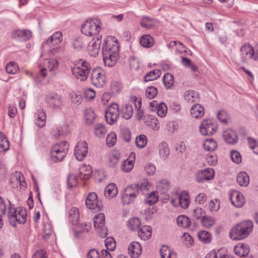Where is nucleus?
<instances>
[{
	"mask_svg": "<svg viewBox=\"0 0 258 258\" xmlns=\"http://www.w3.org/2000/svg\"><path fill=\"white\" fill-rule=\"evenodd\" d=\"M253 223L249 220L241 222L230 231V237L233 240H241L246 237L252 231Z\"/></svg>",
	"mask_w": 258,
	"mask_h": 258,
	"instance_id": "nucleus-1",
	"label": "nucleus"
},
{
	"mask_svg": "<svg viewBox=\"0 0 258 258\" xmlns=\"http://www.w3.org/2000/svg\"><path fill=\"white\" fill-rule=\"evenodd\" d=\"M8 202L7 216L11 225L15 226L17 223L19 224L25 223L27 216L26 210L21 208L16 209L10 201Z\"/></svg>",
	"mask_w": 258,
	"mask_h": 258,
	"instance_id": "nucleus-2",
	"label": "nucleus"
},
{
	"mask_svg": "<svg viewBox=\"0 0 258 258\" xmlns=\"http://www.w3.org/2000/svg\"><path fill=\"white\" fill-rule=\"evenodd\" d=\"M101 21L96 18L87 20L83 24L82 32L87 36H92L97 34L101 29Z\"/></svg>",
	"mask_w": 258,
	"mask_h": 258,
	"instance_id": "nucleus-3",
	"label": "nucleus"
},
{
	"mask_svg": "<svg viewBox=\"0 0 258 258\" xmlns=\"http://www.w3.org/2000/svg\"><path fill=\"white\" fill-rule=\"evenodd\" d=\"M69 149V145L66 142H61L55 144L51 150V159L54 162L62 161L66 157Z\"/></svg>",
	"mask_w": 258,
	"mask_h": 258,
	"instance_id": "nucleus-4",
	"label": "nucleus"
},
{
	"mask_svg": "<svg viewBox=\"0 0 258 258\" xmlns=\"http://www.w3.org/2000/svg\"><path fill=\"white\" fill-rule=\"evenodd\" d=\"M91 80L96 87H102L105 83V72L99 67L93 69L91 72Z\"/></svg>",
	"mask_w": 258,
	"mask_h": 258,
	"instance_id": "nucleus-5",
	"label": "nucleus"
},
{
	"mask_svg": "<svg viewBox=\"0 0 258 258\" xmlns=\"http://www.w3.org/2000/svg\"><path fill=\"white\" fill-rule=\"evenodd\" d=\"M119 115L118 105L116 103H112L106 109L105 115L106 120L109 124H112L117 121Z\"/></svg>",
	"mask_w": 258,
	"mask_h": 258,
	"instance_id": "nucleus-6",
	"label": "nucleus"
},
{
	"mask_svg": "<svg viewBox=\"0 0 258 258\" xmlns=\"http://www.w3.org/2000/svg\"><path fill=\"white\" fill-rule=\"evenodd\" d=\"M217 130V125L210 119L203 120L200 126V132L203 136H212Z\"/></svg>",
	"mask_w": 258,
	"mask_h": 258,
	"instance_id": "nucleus-7",
	"label": "nucleus"
},
{
	"mask_svg": "<svg viewBox=\"0 0 258 258\" xmlns=\"http://www.w3.org/2000/svg\"><path fill=\"white\" fill-rule=\"evenodd\" d=\"M119 43L117 41H105L102 46V54H111L118 57Z\"/></svg>",
	"mask_w": 258,
	"mask_h": 258,
	"instance_id": "nucleus-8",
	"label": "nucleus"
},
{
	"mask_svg": "<svg viewBox=\"0 0 258 258\" xmlns=\"http://www.w3.org/2000/svg\"><path fill=\"white\" fill-rule=\"evenodd\" d=\"M94 225L96 229H98L100 235L105 237L107 235L106 228H105V215L103 213H99L94 218Z\"/></svg>",
	"mask_w": 258,
	"mask_h": 258,
	"instance_id": "nucleus-9",
	"label": "nucleus"
},
{
	"mask_svg": "<svg viewBox=\"0 0 258 258\" xmlns=\"http://www.w3.org/2000/svg\"><path fill=\"white\" fill-rule=\"evenodd\" d=\"M214 175V170L211 168L199 170L196 174V180L197 182L203 183L206 180L213 179Z\"/></svg>",
	"mask_w": 258,
	"mask_h": 258,
	"instance_id": "nucleus-10",
	"label": "nucleus"
},
{
	"mask_svg": "<svg viewBox=\"0 0 258 258\" xmlns=\"http://www.w3.org/2000/svg\"><path fill=\"white\" fill-rule=\"evenodd\" d=\"M88 144L85 141L79 142L75 148V156L78 161H82L88 153Z\"/></svg>",
	"mask_w": 258,
	"mask_h": 258,
	"instance_id": "nucleus-11",
	"label": "nucleus"
},
{
	"mask_svg": "<svg viewBox=\"0 0 258 258\" xmlns=\"http://www.w3.org/2000/svg\"><path fill=\"white\" fill-rule=\"evenodd\" d=\"M254 50L249 44L243 45L240 49V58L242 63H245L248 59L254 58Z\"/></svg>",
	"mask_w": 258,
	"mask_h": 258,
	"instance_id": "nucleus-12",
	"label": "nucleus"
},
{
	"mask_svg": "<svg viewBox=\"0 0 258 258\" xmlns=\"http://www.w3.org/2000/svg\"><path fill=\"white\" fill-rule=\"evenodd\" d=\"M12 36L18 41H26L31 37L32 33L27 29H16L12 32Z\"/></svg>",
	"mask_w": 258,
	"mask_h": 258,
	"instance_id": "nucleus-13",
	"label": "nucleus"
},
{
	"mask_svg": "<svg viewBox=\"0 0 258 258\" xmlns=\"http://www.w3.org/2000/svg\"><path fill=\"white\" fill-rule=\"evenodd\" d=\"M46 100L49 106L52 108H59L62 105L61 97L54 93L47 95Z\"/></svg>",
	"mask_w": 258,
	"mask_h": 258,
	"instance_id": "nucleus-14",
	"label": "nucleus"
},
{
	"mask_svg": "<svg viewBox=\"0 0 258 258\" xmlns=\"http://www.w3.org/2000/svg\"><path fill=\"white\" fill-rule=\"evenodd\" d=\"M232 204L236 207H241L244 204L245 199L243 195L237 190H232L230 195Z\"/></svg>",
	"mask_w": 258,
	"mask_h": 258,
	"instance_id": "nucleus-15",
	"label": "nucleus"
},
{
	"mask_svg": "<svg viewBox=\"0 0 258 258\" xmlns=\"http://www.w3.org/2000/svg\"><path fill=\"white\" fill-rule=\"evenodd\" d=\"M63 40L62 34L60 31H57L54 33L51 36H50L45 42L42 43V46L45 45L49 46H51L54 45H57Z\"/></svg>",
	"mask_w": 258,
	"mask_h": 258,
	"instance_id": "nucleus-16",
	"label": "nucleus"
},
{
	"mask_svg": "<svg viewBox=\"0 0 258 258\" xmlns=\"http://www.w3.org/2000/svg\"><path fill=\"white\" fill-rule=\"evenodd\" d=\"M223 138L227 143L232 145L236 144L238 140L236 132L231 129H228L223 132Z\"/></svg>",
	"mask_w": 258,
	"mask_h": 258,
	"instance_id": "nucleus-17",
	"label": "nucleus"
},
{
	"mask_svg": "<svg viewBox=\"0 0 258 258\" xmlns=\"http://www.w3.org/2000/svg\"><path fill=\"white\" fill-rule=\"evenodd\" d=\"M128 250L131 256L137 258L141 254L142 249L139 242L133 241L129 245Z\"/></svg>",
	"mask_w": 258,
	"mask_h": 258,
	"instance_id": "nucleus-18",
	"label": "nucleus"
},
{
	"mask_svg": "<svg viewBox=\"0 0 258 258\" xmlns=\"http://www.w3.org/2000/svg\"><path fill=\"white\" fill-rule=\"evenodd\" d=\"M91 69H80L71 68L73 75L80 81H85L88 78Z\"/></svg>",
	"mask_w": 258,
	"mask_h": 258,
	"instance_id": "nucleus-19",
	"label": "nucleus"
},
{
	"mask_svg": "<svg viewBox=\"0 0 258 258\" xmlns=\"http://www.w3.org/2000/svg\"><path fill=\"white\" fill-rule=\"evenodd\" d=\"M98 197L95 192L90 193L86 200V205L87 208L90 209L94 210L97 208L99 210V207L98 206Z\"/></svg>",
	"mask_w": 258,
	"mask_h": 258,
	"instance_id": "nucleus-20",
	"label": "nucleus"
},
{
	"mask_svg": "<svg viewBox=\"0 0 258 258\" xmlns=\"http://www.w3.org/2000/svg\"><path fill=\"white\" fill-rule=\"evenodd\" d=\"M235 254L239 257H244L249 252V247L247 244L238 243L234 246Z\"/></svg>",
	"mask_w": 258,
	"mask_h": 258,
	"instance_id": "nucleus-21",
	"label": "nucleus"
},
{
	"mask_svg": "<svg viewBox=\"0 0 258 258\" xmlns=\"http://www.w3.org/2000/svg\"><path fill=\"white\" fill-rule=\"evenodd\" d=\"M101 44V40L99 38L92 39L88 46V50L92 52L90 55L95 56L98 54Z\"/></svg>",
	"mask_w": 258,
	"mask_h": 258,
	"instance_id": "nucleus-22",
	"label": "nucleus"
},
{
	"mask_svg": "<svg viewBox=\"0 0 258 258\" xmlns=\"http://www.w3.org/2000/svg\"><path fill=\"white\" fill-rule=\"evenodd\" d=\"M178 198V205L183 209L187 208L189 204V196L188 193L185 191L181 192Z\"/></svg>",
	"mask_w": 258,
	"mask_h": 258,
	"instance_id": "nucleus-23",
	"label": "nucleus"
},
{
	"mask_svg": "<svg viewBox=\"0 0 258 258\" xmlns=\"http://www.w3.org/2000/svg\"><path fill=\"white\" fill-rule=\"evenodd\" d=\"M118 190L116 184L114 183H109L105 188L104 195L106 198H114L117 194Z\"/></svg>",
	"mask_w": 258,
	"mask_h": 258,
	"instance_id": "nucleus-24",
	"label": "nucleus"
},
{
	"mask_svg": "<svg viewBox=\"0 0 258 258\" xmlns=\"http://www.w3.org/2000/svg\"><path fill=\"white\" fill-rule=\"evenodd\" d=\"M190 111L191 115L196 118L202 117L205 113L204 107L200 104L194 105Z\"/></svg>",
	"mask_w": 258,
	"mask_h": 258,
	"instance_id": "nucleus-25",
	"label": "nucleus"
},
{
	"mask_svg": "<svg viewBox=\"0 0 258 258\" xmlns=\"http://www.w3.org/2000/svg\"><path fill=\"white\" fill-rule=\"evenodd\" d=\"M69 221L73 225H77L79 221V209L76 207H72L69 211Z\"/></svg>",
	"mask_w": 258,
	"mask_h": 258,
	"instance_id": "nucleus-26",
	"label": "nucleus"
},
{
	"mask_svg": "<svg viewBox=\"0 0 258 258\" xmlns=\"http://www.w3.org/2000/svg\"><path fill=\"white\" fill-rule=\"evenodd\" d=\"M152 235V228L149 226H144L141 227L138 231V235L141 239L147 240L151 237Z\"/></svg>",
	"mask_w": 258,
	"mask_h": 258,
	"instance_id": "nucleus-27",
	"label": "nucleus"
},
{
	"mask_svg": "<svg viewBox=\"0 0 258 258\" xmlns=\"http://www.w3.org/2000/svg\"><path fill=\"white\" fill-rule=\"evenodd\" d=\"M92 173L90 165H83L79 168V177L81 179H88Z\"/></svg>",
	"mask_w": 258,
	"mask_h": 258,
	"instance_id": "nucleus-28",
	"label": "nucleus"
},
{
	"mask_svg": "<svg viewBox=\"0 0 258 258\" xmlns=\"http://www.w3.org/2000/svg\"><path fill=\"white\" fill-rule=\"evenodd\" d=\"M169 182L166 179H162L159 181L156 184V192L161 194H165L169 189Z\"/></svg>",
	"mask_w": 258,
	"mask_h": 258,
	"instance_id": "nucleus-29",
	"label": "nucleus"
},
{
	"mask_svg": "<svg viewBox=\"0 0 258 258\" xmlns=\"http://www.w3.org/2000/svg\"><path fill=\"white\" fill-rule=\"evenodd\" d=\"M35 124L39 127H43L46 122V114L43 110H38L35 115Z\"/></svg>",
	"mask_w": 258,
	"mask_h": 258,
	"instance_id": "nucleus-30",
	"label": "nucleus"
},
{
	"mask_svg": "<svg viewBox=\"0 0 258 258\" xmlns=\"http://www.w3.org/2000/svg\"><path fill=\"white\" fill-rule=\"evenodd\" d=\"M157 20L148 16L144 17L141 21V26L147 29H151L154 27Z\"/></svg>",
	"mask_w": 258,
	"mask_h": 258,
	"instance_id": "nucleus-31",
	"label": "nucleus"
},
{
	"mask_svg": "<svg viewBox=\"0 0 258 258\" xmlns=\"http://www.w3.org/2000/svg\"><path fill=\"white\" fill-rule=\"evenodd\" d=\"M73 64L74 67L72 68L80 69H84L86 70L91 69L90 63L88 61L82 58H79L75 60L74 61Z\"/></svg>",
	"mask_w": 258,
	"mask_h": 258,
	"instance_id": "nucleus-32",
	"label": "nucleus"
},
{
	"mask_svg": "<svg viewBox=\"0 0 258 258\" xmlns=\"http://www.w3.org/2000/svg\"><path fill=\"white\" fill-rule=\"evenodd\" d=\"M141 45L146 48H150L154 44V39L150 35H144L140 39Z\"/></svg>",
	"mask_w": 258,
	"mask_h": 258,
	"instance_id": "nucleus-33",
	"label": "nucleus"
},
{
	"mask_svg": "<svg viewBox=\"0 0 258 258\" xmlns=\"http://www.w3.org/2000/svg\"><path fill=\"white\" fill-rule=\"evenodd\" d=\"M237 181L239 185L246 186L249 184V180L248 174L245 172H241L237 176Z\"/></svg>",
	"mask_w": 258,
	"mask_h": 258,
	"instance_id": "nucleus-34",
	"label": "nucleus"
},
{
	"mask_svg": "<svg viewBox=\"0 0 258 258\" xmlns=\"http://www.w3.org/2000/svg\"><path fill=\"white\" fill-rule=\"evenodd\" d=\"M184 97L187 102L192 103L198 99L199 94L197 92L194 90H189L184 93Z\"/></svg>",
	"mask_w": 258,
	"mask_h": 258,
	"instance_id": "nucleus-35",
	"label": "nucleus"
},
{
	"mask_svg": "<svg viewBox=\"0 0 258 258\" xmlns=\"http://www.w3.org/2000/svg\"><path fill=\"white\" fill-rule=\"evenodd\" d=\"M102 54L103 60L105 66L111 67L115 65L117 62L118 57L112 56L111 54Z\"/></svg>",
	"mask_w": 258,
	"mask_h": 258,
	"instance_id": "nucleus-36",
	"label": "nucleus"
},
{
	"mask_svg": "<svg viewBox=\"0 0 258 258\" xmlns=\"http://www.w3.org/2000/svg\"><path fill=\"white\" fill-rule=\"evenodd\" d=\"M120 158V154L117 152L114 151L109 156V166L111 167H115L118 163Z\"/></svg>",
	"mask_w": 258,
	"mask_h": 258,
	"instance_id": "nucleus-37",
	"label": "nucleus"
},
{
	"mask_svg": "<svg viewBox=\"0 0 258 258\" xmlns=\"http://www.w3.org/2000/svg\"><path fill=\"white\" fill-rule=\"evenodd\" d=\"M159 154L163 158H166L169 154L170 151L167 144L164 142H162L159 145Z\"/></svg>",
	"mask_w": 258,
	"mask_h": 258,
	"instance_id": "nucleus-38",
	"label": "nucleus"
},
{
	"mask_svg": "<svg viewBox=\"0 0 258 258\" xmlns=\"http://www.w3.org/2000/svg\"><path fill=\"white\" fill-rule=\"evenodd\" d=\"M161 75V71L156 69L148 72L144 77V81L148 82L153 81L158 78Z\"/></svg>",
	"mask_w": 258,
	"mask_h": 258,
	"instance_id": "nucleus-39",
	"label": "nucleus"
},
{
	"mask_svg": "<svg viewBox=\"0 0 258 258\" xmlns=\"http://www.w3.org/2000/svg\"><path fill=\"white\" fill-rule=\"evenodd\" d=\"M94 128L95 135L99 138L103 137L107 132L105 126L101 123L96 124Z\"/></svg>",
	"mask_w": 258,
	"mask_h": 258,
	"instance_id": "nucleus-40",
	"label": "nucleus"
},
{
	"mask_svg": "<svg viewBox=\"0 0 258 258\" xmlns=\"http://www.w3.org/2000/svg\"><path fill=\"white\" fill-rule=\"evenodd\" d=\"M141 225V221L137 217H133L128 221L127 227L130 230L135 231L137 230Z\"/></svg>",
	"mask_w": 258,
	"mask_h": 258,
	"instance_id": "nucleus-41",
	"label": "nucleus"
},
{
	"mask_svg": "<svg viewBox=\"0 0 258 258\" xmlns=\"http://www.w3.org/2000/svg\"><path fill=\"white\" fill-rule=\"evenodd\" d=\"M204 149L208 151H213L217 148L216 141L212 139L206 140L203 144Z\"/></svg>",
	"mask_w": 258,
	"mask_h": 258,
	"instance_id": "nucleus-42",
	"label": "nucleus"
},
{
	"mask_svg": "<svg viewBox=\"0 0 258 258\" xmlns=\"http://www.w3.org/2000/svg\"><path fill=\"white\" fill-rule=\"evenodd\" d=\"M176 221L178 225L182 227L186 228L190 225L189 219L185 215L179 216Z\"/></svg>",
	"mask_w": 258,
	"mask_h": 258,
	"instance_id": "nucleus-43",
	"label": "nucleus"
},
{
	"mask_svg": "<svg viewBox=\"0 0 258 258\" xmlns=\"http://www.w3.org/2000/svg\"><path fill=\"white\" fill-rule=\"evenodd\" d=\"M45 62L46 63V67L50 72L56 70L58 66L57 60L53 58L45 59Z\"/></svg>",
	"mask_w": 258,
	"mask_h": 258,
	"instance_id": "nucleus-44",
	"label": "nucleus"
},
{
	"mask_svg": "<svg viewBox=\"0 0 258 258\" xmlns=\"http://www.w3.org/2000/svg\"><path fill=\"white\" fill-rule=\"evenodd\" d=\"M163 81L164 86L168 89L170 88L174 83L173 76L170 73L166 74L163 78Z\"/></svg>",
	"mask_w": 258,
	"mask_h": 258,
	"instance_id": "nucleus-45",
	"label": "nucleus"
},
{
	"mask_svg": "<svg viewBox=\"0 0 258 258\" xmlns=\"http://www.w3.org/2000/svg\"><path fill=\"white\" fill-rule=\"evenodd\" d=\"M158 200V193L156 191H153L147 197L145 203L149 206L155 204Z\"/></svg>",
	"mask_w": 258,
	"mask_h": 258,
	"instance_id": "nucleus-46",
	"label": "nucleus"
},
{
	"mask_svg": "<svg viewBox=\"0 0 258 258\" xmlns=\"http://www.w3.org/2000/svg\"><path fill=\"white\" fill-rule=\"evenodd\" d=\"M133 108L131 104H126L122 109V117L125 119H130L133 115Z\"/></svg>",
	"mask_w": 258,
	"mask_h": 258,
	"instance_id": "nucleus-47",
	"label": "nucleus"
},
{
	"mask_svg": "<svg viewBox=\"0 0 258 258\" xmlns=\"http://www.w3.org/2000/svg\"><path fill=\"white\" fill-rule=\"evenodd\" d=\"M147 143V137L144 135H140L136 138V144L137 147L142 149L144 148Z\"/></svg>",
	"mask_w": 258,
	"mask_h": 258,
	"instance_id": "nucleus-48",
	"label": "nucleus"
},
{
	"mask_svg": "<svg viewBox=\"0 0 258 258\" xmlns=\"http://www.w3.org/2000/svg\"><path fill=\"white\" fill-rule=\"evenodd\" d=\"M161 258H175V255L172 253L168 247L163 245L160 250Z\"/></svg>",
	"mask_w": 258,
	"mask_h": 258,
	"instance_id": "nucleus-49",
	"label": "nucleus"
},
{
	"mask_svg": "<svg viewBox=\"0 0 258 258\" xmlns=\"http://www.w3.org/2000/svg\"><path fill=\"white\" fill-rule=\"evenodd\" d=\"M199 239L204 243H209L211 241V238L210 233L206 231H201L198 233Z\"/></svg>",
	"mask_w": 258,
	"mask_h": 258,
	"instance_id": "nucleus-50",
	"label": "nucleus"
},
{
	"mask_svg": "<svg viewBox=\"0 0 258 258\" xmlns=\"http://www.w3.org/2000/svg\"><path fill=\"white\" fill-rule=\"evenodd\" d=\"M6 70L9 74H15L19 71V68L15 62H10L7 65Z\"/></svg>",
	"mask_w": 258,
	"mask_h": 258,
	"instance_id": "nucleus-51",
	"label": "nucleus"
},
{
	"mask_svg": "<svg viewBox=\"0 0 258 258\" xmlns=\"http://www.w3.org/2000/svg\"><path fill=\"white\" fill-rule=\"evenodd\" d=\"M78 184V179L76 175L70 174L67 178V185L68 188H72L76 186Z\"/></svg>",
	"mask_w": 258,
	"mask_h": 258,
	"instance_id": "nucleus-52",
	"label": "nucleus"
},
{
	"mask_svg": "<svg viewBox=\"0 0 258 258\" xmlns=\"http://www.w3.org/2000/svg\"><path fill=\"white\" fill-rule=\"evenodd\" d=\"M105 245L106 248L110 251H113L116 247V242L112 237H108L105 240Z\"/></svg>",
	"mask_w": 258,
	"mask_h": 258,
	"instance_id": "nucleus-53",
	"label": "nucleus"
},
{
	"mask_svg": "<svg viewBox=\"0 0 258 258\" xmlns=\"http://www.w3.org/2000/svg\"><path fill=\"white\" fill-rule=\"evenodd\" d=\"M156 111L159 116H160L161 117H164L166 115L167 111L166 105L163 102L159 103Z\"/></svg>",
	"mask_w": 258,
	"mask_h": 258,
	"instance_id": "nucleus-54",
	"label": "nucleus"
},
{
	"mask_svg": "<svg viewBox=\"0 0 258 258\" xmlns=\"http://www.w3.org/2000/svg\"><path fill=\"white\" fill-rule=\"evenodd\" d=\"M9 148V143L6 138L0 135V153L8 150Z\"/></svg>",
	"mask_w": 258,
	"mask_h": 258,
	"instance_id": "nucleus-55",
	"label": "nucleus"
},
{
	"mask_svg": "<svg viewBox=\"0 0 258 258\" xmlns=\"http://www.w3.org/2000/svg\"><path fill=\"white\" fill-rule=\"evenodd\" d=\"M84 117L88 123H92L95 118V115L94 111L91 109H87L85 111Z\"/></svg>",
	"mask_w": 258,
	"mask_h": 258,
	"instance_id": "nucleus-56",
	"label": "nucleus"
},
{
	"mask_svg": "<svg viewBox=\"0 0 258 258\" xmlns=\"http://www.w3.org/2000/svg\"><path fill=\"white\" fill-rule=\"evenodd\" d=\"M106 144L108 147H113L116 142V135L114 132L110 133L106 138Z\"/></svg>",
	"mask_w": 258,
	"mask_h": 258,
	"instance_id": "nucleus-57",
	"label": "nucleus"
},
{
	"mask_svg": "<svg viewBox=\"0 0 258 258\" xmlns=\"http://www.w3.org/2000/svg\"><path fill=\"white\" fill-rule=\"evenodd\" d=\"M202 223L204 226L207 228L212 227L215 224L214 220L211 217L204 216L201 219Z\"/></svg>",
	"mask_w": 258,
	"mask_h": 258,
	"instance_id": "nucleus-58",
	"label": "nucleus"
},
{
	"mask_svg": "<svg viewBox=\"0 0 258 258\" xmlns=\"http://www.w3.org/2000/svg\"><path fill=\"white\" fill-rule=\"evenodd\" d=\"M158 91L156 88L153 86L148 87L146 89V96L149 99H153L157 94Z\"/></svg>",
	"mask_w": 258,
	"mask_h": 258,
	"instance_id": "nucleus-59",
	"label": "nucleus"
},
{
	"mask_svg": "<svg viewBox=\"0 0 258 258\" xmlns=\"http://www.w3.org/2000/svg\"><path fill=\"white\" fill-rule=\"evenodd\" d=\"M124 190L134 194V195L135 194L137 196L140 194V189H139L138 184L136 183L127 186Z\"/></svg>",
	"mask_w": 258,
	"mask_h": 258,
	"instance_id": "nucleus-60",
	"label": "nucleus"
},
{
	"mask_svg": "<svg viewBox=\"0 0 258 258\" xmlns=\"http://www.w3.org/2000/svg\"><path fill=\"white\" fill-rule=\"evenodd\" d=\"M220 203L219 200H211L209 203V207L212 212H217L219 209Z\"/></svg>",
	"mask_w": 258,
	"mask_h": 258,
	"instance_id": "nucleus-61",
	"label": "nucleus"
},
{
	"mask_svg": "<svg viewBox=\"0 0 258 258\" xmlns=\"http://www.w3.org/2000/svg\"><path fill=\"white\" fill-rule=\"evenodd\" d=\"M23 177L20 172L16 171L11 177V179H16L21 186H25L26 183L23 181Z\"/></svg>",
	"mask_w": 258,
	"mask_h": 258,
	"instance_id": "nucleus-62",
	"label": "nucleus"
},
{
	"mask_svg": "<svg viewBox=\"0 0 258 258\" xmlns=\"http://www.w3.org/2000/svg\"><path fill=\"white\" fill-rule=\"evenodd\" d=\"M231 160L235 163L239 164L241 162L242 158L240 154L237 151H232L230 153Z\"/></svg>",
	"mask_w": 258,
	"mask_h": 258,
	"instance_id": "nucleus-63",
	"label": "nucleus"
},
{
	"mask_svg": "<svg viewBox=\"0 0 258 258\" xmlns=\"http://www.w3.org/2000/svg\"><path fill=\"white\" fill-rule=\"evenodd\" d=\"M178 124L175 121H169L167 124L166 129L168 132H169L171 133H173L175 131H176L178 129Z\"/></svg>",
	"mask_w": 258,
	"mask_h": 258,
	"instance_id": "nucleus-64",
	"label": "nucleus"
}]
</instances>
